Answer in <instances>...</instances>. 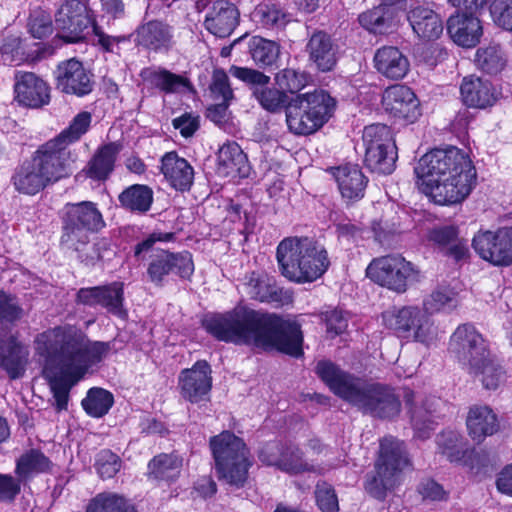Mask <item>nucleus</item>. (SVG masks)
Instances as JSON below:
<instances>
[{"mask_svg": "<svg viewBox=\"0 0 512 512\" xmlns=\"http://www.w3.org/2000/svg\"><path fill=\"white\" fill-rule=\"evenodd\" d=\"M100 306L106 311L120 319L127 317V310L124 308V285L122 282H112L101 286Z\"/></svg>", "mask_w": 512, "mask_h": 512, "instance_id": "obj_46", "label": "nucleus"}, {"mask_svg": "<svg viewBox=\"0 0 512 512\" xmlns=\"http://www.w3.org/2000/svg\"><path fill=\"white\" fill-rule=\"evenodd\" d=\"M477 377L485 389L496 390L506 382L505 370L489 355L488 359L479 364L478 368L468 369Z\"/></svg>", "mask_w": 512, "mask_h": 512, "instance_id": "obj_44", "label": "nucleus"}, {"mask_svg": "<svg viewBox=\"0 0 512 512\" xmlns=\"http://www.w3.org/2000/svg\"><path fill=\"white\" fill-rule=\"evenodd\" d=\"M466 425L470 437L478 443L499 429L496 413L486 405L472 406L467 415Z\"/></svg>", "mask_w": 512, "mask_h": 512, "instance_id": "obj_32", "label": "nucleus"}, {"mask_svg": "<svg viewBox=\"0 0 512 512\" xmlns=\"http://www.w3.org/2000/svg\"><path fill=\"white\" fill-rule=\"evenodd\" d=\"M62 243L78 249V243L87 242V233L98 232L105 226L103 216L95 203L83 201L68 203L63 208Z\"/></svg>", "mask_w": 512, "mask_h": 512, "instance_id": "obj_12", "label": "nucleus"}, {"mask_svg": "<svg viewBox=\"0 0 512 512\" xmlns=\"http://www.w3.org/2000/svg\"><path fill=\"white\" fill-rule=\"evenodd\" d=\"M28 349L17 341L15 337L3 339L0 337V367L11 379L23 375L28 361Z\"/></svg>", "mask_w": 512, "mask_h": 512, "instance_id": "obj_33", "label": "nucleus"}, {"mask_svg": "<svg viewBox=\"0 0 512 512\" xmlns=\"http://www.w3.org/2000/svg\"><path fill=\"white\" fill-rule=\"evenodd\" d=\"M490 14L499 27L512 31V0H493Z\"/></svg>", "mask_w": 512, "mask_h": 512, "instance_id": "obj_60", "label": "nucleus"}, {"mask_svg": "<svg viewBox=\"0 0 512 512\" xmlns=\"http://www.w3.org/2000/svg\"><path fill=\"white\" fill-rule=\"evenodd\" d=\"M318 508L322 512H338V498L333 487L325 482L318 483L315 491Z\"/></svg>", "mask_w": 512, "mask_h": 512, "instance_id": "obj_59", "label": "nucleus"}, {"mask_svg": "<svg viewBox=\"0 0 512 512\" xmlns=\"http://www.w3.org/2000/svg\"><path fill=\"white\" fill-rule=\"evenodd\" d=\"M316 373L335 395L364 413L382 419L400 413V400L387 385L356 377L329 361L319 362Z\"/></svg>", "mask_w": 512, "mask_h": 512, "instance_id": "obj_3", "label": "nucleus"}, {"mask_svg": "<svg viewBox=\"0 0 512 512\" xmlns=\"http://www.w3.org/2000/svg\"><path fill=\"white\" fill-rule=\"evenodd\" d=\"M455 293L448 288L434 290L423 301V309L415 306H405L393 312H387L383 319L388 328L403 338H413L415 341L430 345L438 337V327L430 314L444 309L456 307Z\"/></svg>", "mask_w": 512, "mask_h": 512, "instance_id": "obj_4", "label": "nucleus"}, {"mask_svg": "<svg viewBox=\"0 0 512 512\" xmlns=\"http://www.w3.org/2000/svg\"><path fill=\"white\" fill-rule=\"evenodd\" d=\"M90 19L85 5L80 0H66L55 15V25L59 37L67 43H77L84 39V31Z\"/></svg>", "mask_w": 512, "mask_h": 512, "instance_id": "obj_21", "label": "nucleus"}, {"mask_svg": "<svg viewBox=\"0 0 512 512\" xmlns=\"http://www.w3.org/2000/svg\"><path fill=\"white\" fill-rule=\"evenodd\" d=\"M276 257L282 275L298 283L317 280L330 265L325 248L307 237L283 239L277 246Z\"/></svg>", "mask_w": 512, "mask_h": 512, "instance_id": "obj_5", "label": "nucleus"}, {"mask_svg": "<svg viewBox=\"0 0 512 512\" xmlns=\"http://www.w3.org/2000/svg\"><path fill=\"white\" fill-rule=\"evenodd\" d=\"M449 349L467 369L478 368L491 355L486 340L470 324L458 326L451 336Z\"/></svg>", "mask_w": 512, "mask_h": 512, "instance_id": "obj_16", "label": "nucleus"}, {"mask_svg": "<svg viewBox=\"0 0 512 512\" xmlns=\"http://www.w3.org/2000/svg\"><path fill=\"white\" fill-rule=\"evenodd\" d=\"M476 253L494 266L512 264V227L480 232L473 238Z\"/></svg>", "mask_w": 512, "mask_h": 512, "instance_id": "obj_17", "label": "nucleus"}, {"mask_svg": "<svg viewBox=\"0 0 512 512\" xmlns=\"http://www.w3.org/2000/svg\"><path fill=\"white\" fill-rule=\"evenodd\" d=\"M140 76L145 83L166 94H180L193 89L187 77L161 67L145 68Z\"/></svg>", "mask_w": 512, "mask_h": 512, "instance_id": "obj_29", "label": "nucleus"}, {"mask_svg": "<svg viewBox=\"0 0 512 512\" xmlns=\"http://www.w3.org/2000/svg\"><path fill=\"white\" fill-rule=\"evenodd\" d=\"M121 459L110 450H101L97 453L94 467L102 479L114 477L121 468Z\"/></svg>", "mask_w": 512, "mask_h": 512, "instance_id": "obj_53", "label": "nucleus"}, {"mask_svg": "<svg viewBox=\"0 0 512 512\" xmlns=\"http://www.w3.org/2000/svg\"><path fill=\"white\" fill-rule=\"evenodd\" d=\"M386 8L379 6L359 15V23L366 30L373 33H382L388 27Z\"/></svg>", "mask_w": 512, "mask_h": 512, "instance_id": "obj_56", "label": "nucleus"}, {"mask_svg": "<svg viewBox=\"0 0 512 512\" xmlns=\"http://www.w3.org/2000/svg\"><path fill=\"white\" fill-rule=\"evenodd\" d=\"M173 127L180 131L183 137L192 136L199 128V116L184 113L183 115L173 119Z\"/></svg>", "mask_w": 512, "mask_h": 512, "instance_id": "obj_62", "label": "nucleus"}, {"mask_svg": "<svg viewBox=\"0 0 512 512\" xmlns=\"http://www.w3.org/2000/svg\"><path fill=\"white\" fill-rule=\"evenodd\" d=\"M73 173L70 167L47 144L43 143L32 153L30 159L19 165L13 176L15 189L26 195H36Z\"/></svg>", "mask_w": 512, "mask_h": 512, "instance_id": "obj_6", "label": "nucleus"}, {"mask_svg": "<svg viewBox=\"0 0 512 512\" xmlns=\"http://www.w3.org/2000/svg\"><path fill=\"white\" fill-rule=\"evenodd\" d=\"M193 272L192 255L187 251L172 253L167 250H155L147 269L150 281L156 285H161L170 273H175L181 278H189Z\"/></svg>", "mask_w": 512, "mask_h": 512, "instance_id": "obj_20", "label": "nucleus"}, {"mask_svg": "<svg viewBox=\"0 0 512 512\" xmlns=\"http://www.w3.org/2000/svg\"><path fill=\"white\" fill-rule=\"evenodd\" d=\"M256 15L268 28H282L290 21V16L276 5H265L257 10Z\"/></svg>", "mask_w": 512, "mask_h": 512, "instance_id": "obj_58", "label": "nucleus"}, {"mask_svg": "<svg viewBox=\"0 0 512 512\" xmlns=\"http://www.w3.org/2000/svg\"><path fill=\"white\" fill-rule=\"evenodd\" d=\"M14 91L17 101L28 107L38 108L49 101V87L32 72L15 74Z\"/></svg>", "mask_w": 512, "mask_h": 512, "instance_id": "obj_25", "label": "nucleus"}, {"mask_svg": "<svg viewBox=\"0 0 512 512\" xmlns=\"http://www.w3.org/2000/svg\"><path fill=\"white\" fill-rule=\"evenodd\" d=\"M335 100L325 91L298 95L286 111V122L291 132L309 135L320 129L332 116Z\"/></svg>", "mask_w": 512, "mask_h": 512, "instance_id": "obj_8", "label": "nucleus"}, {"mask_svg": "<svg viewBox=\"0 0 512 512\" xmlns=\"http://www.w3.org/2000/svg\"><path fill=\"white\" fill-rule=\"evenodd\" d=\"M419 493L424 499L441 501L447 498V492L434 480L423 481L419 486Z\"/></svg>", "mask_w": 512, "mask_h": 512, "instance_id": "obj_63", "label": "nucleus"}, {"mask_svg": "<svg viewBox=\"0 0 512 512\" xmlns=\"http://www.w3.org/2000/svg\"><path fill=\"white\" fill-rule=\"evenodd\" d=\"M374 66L378 73L390 80L403 79L410 70L408 57L395 46H383L374 55Z\"/></svg>", "mask_w": 512, "mask_h": 512, "instance_id": "obj_28", "label": "nucleus"}, {"mask_svg": "<svg viewBox=\"0 0 512 512\" xmlns=\"http://www.w3.org/2000/svg\"><path fill=\"white\" fill-rule=\"evenodd\" d=\"M306 48L309 59L318 70L327 72L333 69L337 61L336 50L329 35L321 31L314 33Z\"/></svg>", "mask_w": 512, "mask_h": 512, "instance_id": "obj_39", "label": "nucleus"}, {"mask_svg": "<svg viewBox=\"0 0 512 512\" xmlns=\"http://www.w3.org/2000/svg\"><path fill=\"white\" fill-rule=\"evenodd\" d=\"M161 172L170 185L179 191L188 190L194 179V169L176 152H168L161 159Z\"/></svg>", "mask_w": 512, "mask_h": 512, "instance_id": "obj_31", "label": "nucleus"}, {"mask_svg": "<svg viewBox=\"0 0 512 512\" xmlns=\"http://www.w3.org/2000/svg\"><path fill=\"white\" fill-rule=\"evenodd\" d=\"M203 324L220 341L277 350L293 357L303 353L300 326L275 314L237 306L225 314L206 318Z\"/></svg>", "mask_w": 512, "mask_h": 512, "instance_id": "obj_2", "label": "nucleus"}, {"mask_svg": "<svg viewBox=\"0 0 512 512\" xmlns=\"http://www.w3.org/2000/svg\"><path fill=\"white\" fill-rule=\"evenodd\" d=\"M366 275L374 283L397 293H404L411 283L419 282L420 270L401 255L375 258L366 268Z\"/></svg>", "mask_w": 512, "mask_h": 512, "instance_id": "obj_11", "label": "nucleus"}, {"mask_svg": "<svg viewBox=\"0 0 512 512\" xmlns=\"http://www.w3.org/2000/svg\"><path fill=\"white\" fill-rule=\"evenodd\" d=\"M475 63L482 71L497 74L505 67L506 58L499 46L491 45L477 50Z\"/></svg>", "mask_w": 512, "mask_h": 512, "instance_id": "obj_50", "label": "nucleus"}, {"mask_svg": "<svg viewBox=\"0 0 512 512\" xmlns=\"http://www.w3.org/2000/svg\"><path fill=\"white\" fill-rule=\"evenodd\" d=\"M474 166L469 155L454 146L445 149L436 148L424 154L414 168L417 185L420 188L429 185L432 180H442L454 173Z\"/></svg>", "mask_w": 512, "mask_h": 512, "instance_id": "obj_10", "label": "nucleus"}, {"mask_svg": "<svg viewBox=\"0 0 512 512\" xmlns=\"http://www.w3.org/2000/svg\"><path fill=\"white\" fill-rule=\"evenodd\" d=\"M138 42L154 51H168L173 45L172 28L161 21H150L137 30Z\"/></svg>", "mask_w": 512, "mask_h": 512, "instance_id": "obj_38", "label": "nucleus"}, {"mask_svg": "<svg viewBox=\"0 0 512 512\" xmlns=\"http://www.w3.org/2000/svg\"><path fill=\"white\" fill-rule=\"evenodd\" d=\"M348 326L346 318L339 311H331L326 316L327 333L334 337L343 333Z\"/></svg>", "mask_w": 512, "mask_h": 512, "instance_id": "obj_64", "label": "nucleus"}, {"mask_svg": "<svg viewBox=\"0 0 512 512\" xmlns=\"http://www.w3.org/2000/svg\"><path fill=\"white\" fill-rule=\"evenodd\" d=\"M92 115L90 112L78 113L59 135L45 142L62 160L70 167L76 162L77 155L70 149V145L79 141L85 135L91 125Z\"/></svg>", "mask_w": 512, "mask_h": 512, "instance_id": "obj_23", "label": "nucleus"}, {"mask_svg": "<svg viewBox=\"0 0 512 512\" xmlns=\"http://www.w3.org/2000/svg\"><path fill=\"white\" fill-rule=\"evenodd\" d=\"M274 81L286 94H295L306 87L308 84V76L304 72L286 68L275 75Z\"/></svg>", "mask_w": 512, "mask_h": 512, "instance_id": "obj_52", "label": "nucleus"}, {"mask_svg": "<svg viewBox=\"0 0 512 512\" xmlns=\"http://www.w3.org/2000/svg\"><path fill=\"white\" fill-rule=\"evenodd\" d=\"M249 51L254 62L262 66L274 64L279 56V46L259 36L250 39Z\"/></svg>", "mask_w": 512, "mask_h": 512, "instance_id": "obj_51", "label": "nucleus"}, {"mask_svg": "<svg viewBox=\"0 0 512 512\" xmlns=\"http://www.w3.org/2000/svg\"><path fill=\"white\" fill-rule=\"evenodd\" d=\"M407 18L414 33L423 40H435L443 32L442 20L429 7L417 5L409 10Z\"/></svg>", "mask_w": 512, "mask_h": 512, "instance_id": "obj_34", "label": "nucleus"}, {"mask_svg": "<svg viewBox=\"0 0 512 512\" xmlns=\"http://www.w3.org/2000/svg\"><path fill=\"white\" fill-rule=\"evenodd\" d=\"M463 103L469 107L486 108L497 100V94L488 80L466 77L460 87Z\"/></svg>", "mask_w": 512, "mask_h": 512, "instance_id": "obj_35", "label": "nucleus"}, {"mask_svg": "<svg viewBox=\"0 0 512 512\" xmlns=\"http://www.w3.org/2000/svg\"><path fill=\"white\" fill-rule=\"evenodd\" d=\"M119 151L120 146L117 143H108L98 148L82 172L92 180H106L114 170Z\"/></svg>", "mask_w": 512, "mask_h": 512, "instance_id": "obj_37", "label": "nucleus"}, {"mask_svg": "<svg viewBox=\"0 0 512 512\" xmlns=\"http://www.w3.org/2000/svg\"><path fill=\"white\" fill-rule=\"evenodd\" d=\"M28 31L37 39L49 36L53 31L50 14L41 9L32 11L28 19Z\"/></svg>", "mask_w": 512, "mask_h": 512, "instance_id": "obj_54", "label": "nucleus"}, {"mask_svg": "<svg viewBox=\"0 0 512 512\" xmlns=\"http://www.w3.org/2000/svg\"><path fill=\"white\" fill-rule=\"evenodd\" d=\"M23 313L18 298L0 290V321L14 323L23 317Z\"/></svg>", "mask_w": 512, "mask_h": 512, "instance_id": "obj_55", "label": "nucleus"}, {"mask_svg": "<svg viewBox=\"0 0 512 512\" xmlns=\"http://www.w3.org/2000/svg\"><path fill=\"white\" fill-rule=\"evenodd\" d=\"M180 396L192 404L209 400L212 389V370L205 361H197L191 368L184 369L178 376Z\"/></svg>", "mask_w": 512, "mask_h": 512, "instance_id": "obj_19", "label": "nucleus"}, {"mask_svg": "<svg viewBox=\"0 0 512 512\" xmlns=\"http://www.w3.org/2000/svg\"><path fill=\"white\" fill-rule=\"evenodd\" d=\"M477 185L475 166L457 172L442 180H432L420 190L433 202L439 205H455L462 203Z\"/></svg>", "mask_w": 512, "mask_h": 512, "instance_id": "obj_14", "label": "nucleus"}, {"mask_svg": "<svg viewBox=\"0 0 512 512\" xmlns=\"http://www.w3.org/2000/svg\"><path fill=\"white\" fill-rule=\"evenodd\" d=\"M447 31L456 44L466 48L476 46L483 33L480 20L467 13L452 15L447 21Z\"/></svg>", "mask_w": 512, "mask_h": 512, "instance_id": "obj_27", "label": "nucleus"}, {"mask_svg": "<svg viewBox=\"0 0 512 512\" xmlns=\"http://www.w3.org/2000/svg\"><path fill=\"white\" fill-rule=\"evenodd\" d=\"M81 404L89 416L100 418L106 415L113 406L114 396L106 389L93 387L88 390Z\"/></svg>", "mask_w": 512, "mask_h": 512, "instance_id": "obj_45", "label": "nucleus"}, {"mask_svg": "<svg viewBox=\"0 0 512 512\" xmlns=\"http://www.w3.org/2000/svg\"><path fill=\"white\" fill-rule=\"evenodd\" d=\"M440 403V399L432 397L427 399L421 406L411 409V421L416 437L426 439L430 436V432L434 430L432 416Z\"/></svg>", "mask_w": 512, "mask_h": 512, "instance_id": "obj_42", "label": "nucleus"}, {"mask_svg": "<svg viewBox=\"0 0 512 512\" xmlns=\"http://www.w3.org/2000/svg\"><path fill=\"white\" fill-rule=\"evenodd\" d=\"M381 105L389 117L404 123H414L421 116L416 94L403 84L387 87L382 93Z\"/></svg>", "mask_w": 512, "mask_h": 512, "instance_id": "obj_18", "label": "nucleus"}, {"mask_svg": "<svg viewBox=\"0 0 512 512\" xmlns=\"http://www.w3.org/2000/svg\"><path fill=\"white\" fill-rule=\"evenodd\" d=\"M120 205L137 213L147 212L153 203V191L147 185L134 184L119 194Z\"/></svg>", "mask_w": 512, "mask_h": 512, "instance_id": "obj_41", "label": "nucleus"}, {"mask_svg": "<svg viewBox=\"0 0 512 512\" xmlns=\"http://www.w3.org/2000/svg\"><path fill=\"white\" fill-rule=\"evenodd\" d=\"M437 445L441 454L451 462H463L466 464V456L472 454L466 448L464 438L456 431H445L437 437Z\"/></svg>", "mask_w": 512, "mask_h": 512, "instance_id": "obj_43", "label": "nucleus"}, {"mask_svg": "<svg viewBox=\"0 0 512 512\" xmlns=\"http://www.w3.org/2000/svg\"><path fill=\"white\" fill-rule=\"evenodd\" d=\"M346 203L361 200L365 195L368 178L357 164H343L328 169Z\"/></svg>", "mask_w": 512, "mask_h": 512, "instance_id": "obj_24", "label": "nucleus"}, {"mask_svg": "<svg viewBox=\"0 0 512 512\" xmlns=\"http://www.w3.org/2000/svg\"><path fill=\"white\" fill-rule=\"evenodd\" d=\"M409 466L404 443L392 436L384 437L380 442V452L375 465V475L366 483V490L377 499H383L392 489L399 473Z\"/></svg>", "mask_w": 512, "mask_h": 512, "instance_id": "obj_9", "label": "nucleus"}, {"mask_svg": "<svg viewBox=\"0 0 512 512\" xmlns=\"http://www.w3.org/2000/svg\"><path fill=\"white\" fill-rule=\"evenodd\" d=\"M183 458L176 453H162L155 456L148 463L150 477L159 480L173 481L181 473Z\"/></svg>", "mask_w": 512, "mask_h": 512, "instance_id": "obj_40", "label": "nucleus"}, {"mask_svg": "<svg viewBox=\"0 0 512 512\" xmlns=\"http://www.w3.org/2000/svg\"><path fill=\"white\" fill-rule=\"evenodd\" d=\"M35 354L44 363L45 371L56 369L60 380L51 382L53 397L58 410L67 408L69 390L80 381L90 367L101 362L108 352L107 342L90 341L74 326L49 328L34 339Z\"/></svg>", "mask_w": 512, "mask_h": 512, "instance_id": "obj_1", "label": "nucleus"}, {"mask_svg": "<svg viewBox=\"0 0 512 512\" xmlns=\"http://www.w3.org/2000/svg\"><path fill=\"white\" fill-rule=\"evenodd\" d=\"M86 512H136L124 497L114 493H101L93 498Z\"/></svg>", "mask_w": 512, "mask_h": 512, "instance_id": "obj_49", "label": "nucleus"}, {"mask_svg": "<svg viewBox=\"0 0 512 512\" xmlns=\"http://www.w3.org/2000/svg\"><path fill=\"white\" fill-rule=\"evenodd\" d=\"M239 11L228 0H216L205 17L206 29L217 37L229 36L238 24Z\"/></svg>", "mask_w": 512, "mask_h": 512, "instance_id": "obj_26", "label": "nucleus"}, {"mask_svg": "<svg viewBox=\"0 0 512 512\" xmlns=\"http://www.w3.org/2000/svg\"><path fill=\"white\" fill-rule=\"evenodd\" d=\"M247 172V157L234 141L224 143L217 155V173L223 177H244Z\"/></svg>", "mask_w": 512, "mask_h": 512, "instance_id": "obj_36", "label": "nucleus"}, {"mask_svg": "<svg viewBox=\"0 0 512 512\" xmlns=\"http://www.w3.org/2000/svg\"><path fill=\"white\" fill-rule=\"evenodd\" d=\"M21 491V482L10 474L0 473V502H12Z\"/></svg>", "mask_w": 512, "mask_h": 512, "instance_id": "obj_61", "label": "nucleus"}, {"mask_svg": "<svg viewBox=\"0 0 512 512\" xmlns=\"http://www.w3.org/2000/svg\"><path fill=\"white\" fill-rule=\"evenodd\" d=\"M246 293L260 302L283 305L291 300V296L279 288L275 280L266 274L252 273L245 284Z\"/></svg>", "mask_w": 512, "mask_h": 512, "instance_id": "obj_30", "label": "nucleus"}, {"mask_svg": "<svg viewBox=\"0 0 512 512\" xmlns=\"http://www.w3.org/2000/svg\"><path fill=\"white\" fill-rule=\"evenodd\" d=\"M50 466L51 462L43 453L31 450L17 460L15 472L21 482L34 474L48 471Z\"/></svg>", "mask_w": 512, "mask_h": 512, "instance_id": "obj_47", "label": "nucleus"}, {"mask_svg": "<svg viewBox=\"0 0 512 512\" xmlns=\"http://www.w3.org/2000/svg\"><path fill=\"white\" fill-rule=\"evenodd\" d=\"M286 446L273 442L262 447L259 452V460L269 466H275L281 471H297L300 464L288 462L287 457L293 456V453L284 454Z\"/></svg>", "mask_w": 512, "mask_h": 512, "instance_id": "obj_48", "label": "nucleus"}, {"mask_svg": "<svg viewBox=\"0 0 512 512\" xmlns=\"http://www.w3.org/2000/svg\"><path fill=\"white\" fill-rule=\"evenodd\" d=\"M219 480L237 488L242 487L251 466L249 449L235 434L224 431L209 442Z\"/></svg>", "mask_w": 512, "mask_h": 512, "instance_id": "obj_7", "label": "nucleus"}, {"mask_svg": "<svg viewBox=\"0 0 512 512\" xmlns=\"http://www.w3.org/2000/svg\"><path fill=\"white\" fill-rule=\"evenodd\" d=\"M363 143L366 166L378 174H391L395 169L397 148L390 127L384 124L365 127Z\"/></svg>", "mask_w": 512, "mask_h": 512, "instance_id": "obj_13", "label": "nucleus"}, {"mask_svg": "<svg viewBox=\"0 0 512 512\" xmlns=\"http://www.w3.org/2000/svg\"><path fill=\"white\" fill-rule=\"evenodd\" d=\"M229 73L240 81L252 86L253 96L260 106L268 112H280L284 108L287 109L292 102L288 94L278 86L269 87L270 77L258 70L233 65L230 67Z\"/></svg>", "mask_w": 512, "mask_h": 512, "instance_id": "obj_15", "label": "nucleus"}, {"mask_svg": "<svg viewBox=\"0 0 512 512\" xmlns=\"http://www.w3.org/2000/svg\"><path fill=\"white\" fill-rule=\"evenodd\" d=\"M210 92L214 101L231 102L234 98L228 75L224 70H214Z\"/></svg>", "mask_w": 512, "mask_h": 512, "instance_id": "obj_57", "label": "nucleus"}, {"mask_svg": "<svg viewBox=\"0 0 512 512\" xmlns=\"http://www.w3.org/2000/svg\"><path fill=\"white\" fill-rule=\"evenodd\" d=\"M56 87L65 94L83 97L92 92V74L75 58L59 63L55 71Z\"/></svg>", "mask_w": 512, "mask_h": 512, "instance_id": "obj_22", "label": "nucleus"}]
</instances>
